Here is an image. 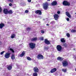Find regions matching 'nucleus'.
<instances>
[{"mask_svg": "<svg viewBox=\"0 0 76 76\" xmlns=\"http://www.w3.org/2000/svg\"><path fill=\"white\" fill-rule=\"evenodd\" d=\"M66 20L67 21H69V18H66Z\"/></svg>", "mask_w": 76, "mask_h": 76, "instance_id": "nucleus-42", "label": "nucleus"}, {"mask_svg": "<svg viewBox=\"0 0 76 76\" xmlns=\"http://www.w3.org/2000/svg\"><path fill=\"white\" fill-rule=\"evenodd\" d=\"M8 1H10L11 3H13V0H8Z\"/></svg>", "mask_w": 76, "mask_h": 76, "instance_id": "nucleus-31", "label": "nucleus"}, {"mask_svg": "<svg viewBox=\"0 0 76 76\" xmlns=\"http://www.w3.org/2000/svg\"><path fill=\"white\" fill-rule=\"evenodd\" d=\"M34 72H36V73H38V72H39V69L37 67H34L33 69Z\"/></svg>", "mask_w": 76, "mask_h": 76, "instance_id": "nucleus-10", "label": "nucleus"}, {"mask_svg": "<svg viewBox=\"0 0 76 76\" xmlns=\"http://www.w3.org/2000/svg\"><path fill=\"white\" fill-rule=\"evenodd\" d=\"M45 42L46 44H47V45L50 44V41H49L47 39H45Z\"/></svg>", "mask_w": 76, "mask_h": 76, "instance_id": "nucleus-11", "label": "nucleus"}, {"mask_svg": "<svg viewBox=\"0 0 76 76\" xmlns=\"http://www.w3.org/2000/svg\"><path fill=\"white\" fill-rule=\"evenodd\" d=\"M12 66L10 65L8 66L7 69H8L9 70H10L12 69Z\"/></svg>", "mask_w": 76, "mask_h": 76, "instance_id": "nucleus-20", "label": "nucleus"}, {"mask_svg": "<svg viewBox=\"0 0 76 76\" xmlns=\"http://www.w3.org/2000/svg\"><path fill=\"white\" fill-rule=\"evenodd\" d=\"M30 28L29 27L27 28V29L30 30Z\"/></svg>", "mask_w": 76, "mask_h": 76, "instance_id": "nucleus-46", "label": "nucleus"}, {"mask_svg": "<svg viewBox=\"0 0 76 76\" xmlns=\"http://www.w3.org/2000/svg\"><path fill=\"white\" fill-rule=\"evenodd\" d=\"M54 17L55 20H57L58 18V14H55L54 15Z\"/></svg>", "mask_w": 76, "mask_h": 76, "instance_id": "nucleus-13", "label": "nucleus"}, {"mask_svg": "<svg viewBox=\"0 0 76 76\" xmlns=\"http://www.w3.org/2000/svg\"><path fill=\"white\" fill-rule=\"evenodd\" d=\"M29 46L31 48H34L35 47V44L33 43H30L29 44Z\"/></svg>", "mask_w": 76, "mask_h": 76, "instance_id": "nucleus-3", "label": "nucleus"}, {"mask_svg": "<svg viewBox=\"0 0 76 76\" xmlns=\"http://www.w3.org/2000/svg\"><path fill=\"white\" fill-rule=\"evenodd\" d=\"M4 24L3 23H1L0 24V28L2 29L4 26Z\"/></svg>", "mask_w": 76, "mask_h": 76, "instance_id": "nucleus-14", "label": "nucleus"}, {"mask_svg": "<svg viewBox=\"0 0 76 76\" xmlns=\"http://www.w3.org/2000/svg\"><path fill=\"white\" fill-rule=\"evenodd\" d=\"M66 16H68V17L69 18H71V15H70V13H69V12H66Z\"/></svg>", "mask_w": 76, "mask_h": 76, "instance_id": "nucleus-12", "label": "nucleus"}, {"mask_svg": "<svg viewBox=\"0 0 76 76\" xmlns=\"http://www.w3.org/2000/svg\"><path fill=\"white\" fill-rule=\"evenodd\" d=\"M25 5H26V3L24 2V4H23V6H25Z\"/></svg>", "mask_w": 76, "mask_h": 76, "instance_id": "nucleus-44", "label": "nucleus"}, {"mask_svg": "<svg viewBox=\"0 0 76 76\" xmlns=\"http://www.w3.org/2000/svg\"><path fill=\"white\" fill-rule=\"evenodd\" d=\"M47 1H50V0H47Z\"/></svg>", "mask_w": 76, "mask_h": 76, "instance_id": "nucleus-48", "label": "nucleus"}, {"mask_svg": "<svg viewBox=\"0 0 76 76\" xmlns=\"http://www.w3.org/2000/svg\"><path fill=\"white\" fill-rule=\"evenodd\" d=\"M37 40V37H33L31 39V41H35Z\"/></svg>", "mask_w": 76, "mask_h": 76, "instance_id": "nucleus-19", "label": "nucleus"}, {"mask_svg": "<svg viewBox=\"0 0 76 76\" xmlns=\"http://www.w3.org/2000/svg\"><path fill=\"white\" fill-rule=\"evenodd\" d=\"M56 48L58 51H61V49H62V48L60 45H58L56 47Z\"/></svg>", "mask_w": 76, "mask_h": 76, "instance_id": "nucleus-6", "label": "nucleus"}, {"mask_svg": "<svg viewBox=\"0 0 76 76\" xmlns=\"http://www.w3.org/2000/svg\"><path fill=\"white\" fill-rule=\"evenodd\" d=\"M28 1L30 3V2H31V0H28Z\"/></svg>", "mask_w": 76, "mask_h": 76, "instance_id": "nucleus-43", "label": "nucleus"}, {"mask_svg": "<svg viewBox=\"0 0 76 76\" xmlns=\"http://www.w3.org/2000/svg\"><path fill=\"white\" fill-rule=\"evenodd\" d=\"M41 32L42 34H44V31L43 30H42L41 31Z\"/></svg>", "mask_w": 76, "mask_h": 76, "instance_id": "nucleus-41", "label": "nucleus"}, {"mask_svg": "<svg viewBox=\"0 0 76 76\" xmlns=\"http://www.w3.org/2000/svg\"><path fill=\"white\" fill-rule=\"evenodd\" d=\"M57 60H59V61H62V60H63V58L62 57L59 56L57 58Z\"/></svg>", "mask_w": 76, "mask_h": 76, "instance_id": "nucleus-16", "label": "nucleus"}, {"mask_svg": "<svg viewBox=\"0 0 76 76\" xmlns=\"http://www.w3.org/2000/svg\"><path fill=\"white\" fill-rule=\"evenodd\" d=\"M10 51H12V53H14V50H13V49L10 48Z\"/></svg>", "mask_w": 76, "mask_h": 76, "instance_id": "nucleus-34", "label": "nucleus"}, {"mask_svg": "<svg viewBox=\"0 0 76 76\" xmlns=\"http://www.w3.org/2000/svg\"><path fill=\"white\" fill-rule=\"evenodd\" d=\"M13 13V11L10 10L8 11V14H12Z\"/></svg>", "mask_w": 76, "mask_h": 76, "instance_id": "nucleus-21", "label": "nucleus"}, {"mask_svg": "<svg viewBox=\"0 0 76 76\" xmlns=\"http://www.w3.org/2000/svg\"><path fill=\"white\" fill-rule=\"evenodd\" d=\"M75 72H76V68L75 69Z\"/></svg>", "mask_w": 76, "mask_h": 76, "instance_id": "nucleus-49", "label": "nucleus"}, {"mask_svg": "<svg viewBox=\"0 0 76 76\" xmlns=\"http://www.w3.org/2000/svg\"><path fill=\"white\" fill-rule=\"evenodd\" d=\"M3 12L4 14H8V9L5 8L3 10Z\"/></svg>", "mask_w": 76, "mask_h": 76, "instance_id": "nucleus-9", "label": "nucleus"}, {"mask_svg": "<svg viewBox=\"0 0 76 76\" xmlns=\"http://www.w3.org/2000/svg\"><path fill=\"white\" fill-rule=\"evenodd\" d=\"M28 12H29V11L28 10H26L25 11V13H28Z\"/></svg>", "mask_w": 76, "mask_h": 76, "instance_id": "nucleus-39", "label": "nucleus"}, {"mask_svg": "<svg viewBox=\"0 0 76 76\" xmlns=\"http://www.w3.org/2000/svg\"><path fill=\"white\" fill-rule=\"evenodd\" d=\"M33 76H38V74L37 72H34L33 73Z\"/></svg>", "mask_w": 76, "mask_h": 76, "instance_id": "nucleus-26", "label": "nucleus"}, {"mask_svg": "<svg viewBox=\"0 0 76 76\" xmlns=\"http://www.w3.org/2000/svg\"><path fill=\"white\" fill-rule=\"evenodd\" d=\"M51 4L52 6H56L57 4V2L54 1L51 3Z\"/></svg>", "mask_w": 76, "mask_h": 76, "instance_id": "nucleus-18", "label": "nucleus"}, {"mask_svg": "<svg viewBox=\"0 0 76 76\" xmlns=\"http://www.w3.org/2000/svg\"><path fill=\"white\" fill-rule=\"evenodd\" d=\"M5 52L4 51L1 52V55H2V54H4V53H5Z\"/></svg>", "mask_w": 76, "mask_h": 76, "instance_id": "nucleus-35", "label": "nucleus"}, {"mask_svg": "<svg viewBox=\"0 0 76 76\" xmlns=\"http://www.w3.org/2000/svg\"><path fill=\"white\" fill-rule=\"evenodd\" d=\"M66 36H67V37H70V34L69 33H67L66 34Z\"/></svg>", "mask_w": 76, "mask_h": 76, "instance_id": "nucleus-33", "label": "nucleus"}, {"mask_svg": "<svg viewBox=\"0 0 76 76\" xmlns=\"http://www.w3.org/2000/svg\"><path fill=\"white\" fill-rule=\"evenodd\" d=\"M37 58L39 59V60L42 59L43 58H44V56H43L39 54L37 56Z\"/></svg>", "mask_w": 76, "mask_h": 76, "instance_id": "nucleus-7", "label": "nucleus"}, {"mask_svg": "<svg viewBox=\"0 0 76 76\" xmlns=\"http://www.w3.org/2000/svg\"><path fill=\"white\" fill-rule=\"evenodd\" d=\"M27 60H32V59L31 58H30V57H27Z\"/></svg>", "mask_w": 76, "mask_h": 76, "instance_id": "nucleus-28", "label": "nucleus"}, {"mask_svg": "<svg viewBox=\"0 0 76 76\" xmlns=\"http://www.w3.org/2000/svg\"><path fill=\"white\" fill-rule=\"evenodd\" d=\"M62 72H64V73H66L67 71V70L66 69H62Z\"/></svg>", "mask_w": 76, "mask_h": 76, "instance_id": "nucleus-27", "label": "nucleus"}, {"mask_svg": "<svg viewBox=\"0 0 76 76\" xmlns=\"http://www.w3.org/2000/svg\"><path fill=\"white\" fill-rule=\"evenodd\" d=\"M49 49V48H48V47H45V50H48Z\"/></svg>", "mask_w": 76, "mask_h": 76, "instance_id": "nucleus-36", "label": "nucleus"}, {"mask_svg": "<svg viewBox=\"0 0 76 76\" xmlns=\"http://www.w3.org/2000/svg\"><path fill=\"white\" fill-rule=\"evenodd\" d=\"M64 46V47H65V48H66V47H67V44H66V43H65L64 45H63Z\"/></svg>", "mask_w": 76, "mask_h": 76, "instance_id": "nucleus-29", "label": "nucleus"}, {"mask_svg": "<svg viewBox=\"0 0 76 76\" xmlns=\"http://www.w3.org/2000/svg\"><path fill=\"white\" fill-rule=\"evenodd\" d=\"M25 52L24 51H23L22 52V54H21L20 55V57H23V56H24V55H25Z\"/></svg>", "mask_w": 76, "mask_h": 76, "instance_id": "nucleus-17", "label": "nucleus"}, {"mask_svg": "<svg viewBox=\"0 0 76 76\" xmlns=\"http://www.w3.org/2000/svg\"><path fill=\"white\" fill-rule=\"evenodd\" d=\"M9 6H11L12 7V4L11 3H10L9 4Z\"/></svg>", "mask_w": 76, "mask_h": 76, "instance_id": "nucleus-38", "label": "nucleus"}, {"mask_svg": "<svg viewBox=\"0 0 76 76\" xmlns=\"http://www.w3.org/2000/svg\"><path fill=\"white\" fill-rule=\"evenodd\" d=\"M75 14H76V13H75Z\"/></svg>", "mask_w": 76, "mask_h": 76, "instance_id": "nucleus-50", "label": "nucleus"}, {"mask_svg": "<svg viewBox=\"0 0 76 76\" xmlns=\"http://www.w3.org/2000/svg\"><path fill=\"white\" fill-rule=\"evenodd\" d=\"M16 35L15 34H13L11 35V38H14Z\"/></svg>", "mask_w": 76, "mask_h": 76, "instance_id": "nucleus-23", "label": "nucleus"}, {"mask_svg": "<svg viewBox=\"0 0 76 76\" xmlns=\"http://www.w3.org/2000/svg\"><path fill=\"white\" fill-rule=\"evenodd\" d=\"M63 4L64 6H70V3L66 1H64L63 2Z\"/></svg>", "mask_w": 76, "mask_h": 76, "instance_id": "nucleus-2", "label": "nucleus"}, {"mask_svg": "<svg viewBox=\"0 0 76 76\" xmlns=\"http://www.w3.org/2000/svg\"><path fill=\"white\" fill-rule=\"evenodd\" d=\"M10 53H7L5 55H4V57L6 58H9L10 57Z\"/></svg>", "mask_w": 76, "mask_h": 76, "instance_id": "nucleus-5", "label": "nucleus"}, {"mask_svg": "<svg viewBox=\"0 0 76 76\" xmlns=\"http://www.w3.org/2000/svg\"><path fill=\"white\" fill-rule=\"evenodd\" d=\"M48 3H46L43 4V8L45 10H47L48 9Z\"/></svg>", "mask_w": 76, "mask_h": 76, "instance_id": "nucleus-1", "label": "nucleus"}, {"mask_svg": "<svg viewBox=\"0 0 76 76\" xmlns=\"http://www.w3.org/2000/svg\"><path fill=\"white\" fill-rule=\"evenodd\" d=\"M50 24H55V21H53L51 22L50 23Z\"/></svg>", "mask_w": 76, "mask_h": 76, "instance_id": "nucleus-30", "label": "nucleus"}, {"mask_svg": "<svg viewBox=\"0 0 76 76\" xmlns=\"http://www.w3.org/2000/svg\"><path fill=\"white\" fill-rule=\"evenodd\" d=\"M40 39H41V40H42V41H43V40H44V37H40Z\"/></svg>", "mask_w": 76, "mask_h": 76, "instance_id": "nucleus-32", "label": "nucleus"}, {"mask_svg": "<svg viewBox=\"0 0 76 76\" xmlns=\"http://www.w3.org/2000/svg\"><path fill=\"white\" fill-rule=\"evenodd\" d=\"M62 64L64 67H66L68 65V63L66 61H64L62 62Z\"/></svg>", "mask_w": 76, "mask_h": 76, "instance_id": "nucleus-4", "label": "nucleus"}, {"mask_svg": "<svg viewBox=\"0 0 76 76\" xmlns=\"http://www.w3.org/2000/svg\"><path fill=\"white\" fill-rule=\"evenodd\" d=\"M2 11V9H1V7H0V13Z\"/></svg>", "mask_w": 76, "mask_h": 76, "instance_id": "nucleus-37", "label": "nucleus"}, {"mask_svg": "<svg viewBox=\"0 0 76 76\" xmlns=\"http://www.w3.org/2000/svg\"><path fill=\"white\" fill-rule=\"evenodd\" d=\"M61 41L62 42H65L66 41L64 40V38H62L61 39Z\"/></svg>", "mask_w": 76, "mask_h": 76, "instance_id": "nucleus-24", "label": "nucleus"}, {"mask_svg": "<svg viewBox=\"0 0 76 76\" xmlns=\"http://www.w3.org/2000/svg\"><path fill=\"white\" fill-rule=\"evenodd\" d=\"M57 13L58 14H60V11H58L57 12Z\"/></svg>", "mask_w": 76, "mask_h": 76, "instance_id": "nucleus-45", "label": "nucleus"}, {"mask_svg": "<svg viewBox=\"0 0 76 76\" xmlns=\"http://www.w3.org/2000/svg\"><path fill=\"white\" fill-rule=\"evenodd\" d=\"M36 14H38L39 15H42V12L40 10H37L35 12Z\"/></svg>", "mask_w": 76, "mask_h": 76, "instance_id": "nucleus-8", "label": "nucleus"}, {"mask_svg": "<svg viewBox=\"0 0 76 76\" xmlns=\"http://www.w3.org/2000/svg\"><path fill=\"white\" fill-rule=\"evenodd\" d=\"M11 58L12 60H14V59H15V55L14 54H13L11 57Z\"/></svg>", "mask_w": 76, "mask_h": 76, "instance_id": "nucleus-22", "label": "nucleus"}, {"mask_svg": "<svg viewBox=\"0 0 76 76\" xmlns=\"http://www.w3.org/2000/svg\"><path fill=\"white\" fill-rule=\"evenodd\" d=\"M71 32H72V33L76 32V30H72L71 31Z\"/></svg>", "mask_w": 76, "mask_h": 76, "instance_id": "nucleus-25", "label": "nucleus"}, {"mask_svg": "<svg viewBox=\"0 0 76 76\" xmlns=\"http://www.w3.org/2000/svg\"><path fill=\"white\" fill-rule=\"evenodd\" d=\"M47 26H49V24H46Z\"/></svg>", "mask_w": 76, "mask_h": 76, "instance_id": "nucleus-47", "label": "nucleus"}, {"mask_svg": "<svg viewBox=\"0 0 76 76\" xmlns=\"http://www.w3.org/2000/svg\"><path fill=\"white\" fill-rule=\"evenodd\" d=\"M23 4H24V2H22L21 3V5L22 6H23Z\"/></svg>", "mask_w": 76, "mask_h": 76, "instance_id": "nucleus-40", "label": "nucleus"}, {"mask_svg": "<svg viewBox=\"0 0 76 76\" xmlns=\"http://www.w3.org/2000/svg\"><path fill=\"white\" fill-rule=\"evenodd\" d=\"M56 70H57V69L56 68H54L53 69L50 71L51 73H54V72H56Z\"/></svg>", "mask_w": 76, "mask_h": 76, "instance_id": "nucleus-15", "label": "nucleus"}]
</instances>
